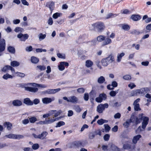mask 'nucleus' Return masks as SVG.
<instances>
[{"instance_id": "nucleus-1", "label": "nucleus", "mask_w": 151, "mask_h": 151, "mask_svg": "<svg viewBox=\"0 0 151 151\" xmlns=\"http://www.w3.org/2000/svg\"><path fill=\"white\" fill-rule=\"evenodd\" d=\"M90 26L92 27L93 29H96L98 32H102L105 28L104 24L101 22L93 23Z\"/></svg>"}, {"instance_id": "nucleus-2", "label": "nucleus", "mask_w": 151, "mask_h": 151, "mask_svg": "<svg viewBox=\"0 0 151 151\" xmlns=\"http://www.w3.org/2000/svg\"><path fill=\"white\" fill-rule=\"evenodd\" d=\"M4 137L9 139H19L23 138L24 136L20 134L17 135L13 134H9L6 135Z\"/></svg>"}, {"instance_id": "nucleus-3", "label": "nucleus", "mask_w": 151, "mask_h": 151, "mask_svg": "<svg viewBox=\"0 0 151 151\" xmlns=\"http://www.w3.org/2000/svg\"><path fill=\"white\" fill-rule=\"evenodd\" d=\"M109 106L108 104L105 103L104 104H101L97 107V111L99 113H101L104 110L105 108H107Z\"/></svg>"}, {"instance_id": "nucleus-4", "label": "nucleus", "mask_w": 151, "mask_h": 151, "mask_svg": "<svg viewBox=\"0 0 151 151\" xmlns=\"http://www.w3.org/2000/svg\"><path fill=\"white\" fill-rule=\"evenodd\" d=\"M63 99L64 100L67 101L68 102L73 103H76L78 101L77 98L75 96H71L68 98L66 97H64Z\"/></svg>"}, {"instance_id": "nucleus-5", "label": "nucleus", "mask_w": 151, "mask_h": 151, "mask_svg": "<svg viewBox=\"0 0 151 151\" xmlns=\"http://www.w3.org/2000/svg\"><path fill=\"white\" fill-rule=\"evenodd\" d=\"M60 118V117L57 118H54L53 116L52 117H49L48 119H45L46 124H52Z\"/></svg>"}, {"instance_id": "nucleus-6", "label": "nucleus", "mask_w": 151, "mask_h": 151, "mask_svg": "<svg viewBox=\"0 0 151 151\" xmlns=\"http://www.w3.org/2000/svg\"><path fill=\"white\" fill-rule=\"evenodd\" d=\"M68 65L69 64L68 63L61 62H60V64L58 66V68L59 70L63 71L65 69V66L68 67Z\"/></svg>"}, {"instance_id": "nucleus-7", "label": "nucleus", "mask_w": 151, "mask_h": 151, "mask_svg": "<svg viewBox=\"0 0 151 151\" xmlns=\"http://www.w3.org/2000/svg\"><path fill=\"white\" fill-rule=\"evenodd\" d=\"M5 41L2 39L0 40V53L4 51L5 48Z\"/></svg>"}, {"instance_id": "nucleus-8", "label": "nucleus", "mask_w": 151, "mask_h": 151, "mask_svg": "<svg viewBox=\"0 0 151 151\" xmlns=\"http://www.w3.org/2000/svg\"><path fill=\"white\" fill-rule=\"evenodd\" d=\"M108 150L109 151H120L119 149L112 143H109V144Z\"/></svg>"}, {"instance_id": "nucleus-9", "label": "nucleus", "mask_w": 151, "mask_h": 151, "mask_svg": "<svg viewBox=\"0 0 151 151\" xmlns=\"http://www.w3.org/2000/svg\"><path fill=\"white\" fill-rule=\"evenodd\" d=\"M29 36L27 34L23 35L21 33L18 35H17V37L20 39L22 41H25L28 38Z\"/></svg>"}, {"instance_id": "nucleus-10", "label": "nucleus", "mask_w": 151, "mask_h": 151, "mask_svg": "<svg viewBox=\"0 0 151 151\" xmlns=\"http://www.w3.org/2000/svg\"><path fill=\"white\" fill-rule=\"evenodd\" d=\"M55 3L53 1H49L46 2V6L48 7L50 10L52 11L53 10L54 8Z\"/></svg>"}, {"instance_id": "nucleus-11", "label": "nucleus", "mask_w": 151, "mask_h": 151, "mask_svg": "<svg viewBox=\"0 0 151 151\" xmlns=\"http://www.w3.org/2000/svg\"><path fill=\"white\" fill-rule=\"evenodd\" d=\"M123 147L124 149H132L135 148L134 145L132 144H124L123 145Z\"/></svg>"}, {"instance_id": "nucleus-12", "label": "nucleus", "mask_w": 151, "mask_h": 151, "mask_svg": "<svg viewBox=\"0 0 151 151\" xmlns=\"http://www.w3.org/2000/svg\"><path fill=\"white\" fill-rule=\"evenodd\" d=\"M102 45L104 46L110 44L112 42L111 40L110 39L109 37L105 38V40H104Z\"/></svg>"}, {"instance_id": "nucleus-13", "label": "nucleus", "mask_w": 151, "mask_h": 151, "mask_svg": "<svg viewBox=\"0 0 151 151\" xmlns=\"http://www.w3.org/2000/svg\"><path fill=\"white\" fill-rule=\"evenodd\" d=\"M31 86H29L27 91L30 92L35 93L38 91V88L35 87H31Z\"/></svg>"}, {"instance_id": "nucleus-14", "label": "nucleus", "mask_w": 151, "mask_h": 151, "mask_svg": "<svg viewBox=\"0 0 151 151\" xmlns=\"http://www.w3.org/2000/svg\"><path fill=\"white\" fill-rule=\"evenodd\" d=\"M143 113H142L141 114H139V117H141V118L142 119L143 121V122H145L148 123L149 119V118L146 116H143Z\"/></svg>"}, {"instance_id": "nucleus-15", "label": "nucleus", "mask_w": 151, "mask_h": 151, "mask_svg": "<svg viewBox=\"0 0 151 151\" xmlns=\"http://www.w3.org/2000/svg\"><path fill=\"white\" fill-rule=\"evenodd\" d=\"M4 127H6L8 130H11L12 127V124L9 122H5L4 124Z\"/></svg>"}, {"instance_id": "nucleus-16", "label": "nucleus", "mask_w": 151, "mask_h": 151, "mask_svg": "<svg viewBox=\"0 0 151 151\" xmlns=\"http://www.w3.org/2000/svg\"><path fill=\"white\" fill-rule=\"evenodd\" d=\"M12 104L15 106H19L22 105V102L19 100H15L13 101Z\"/></svg>"}, {"instance_id": "nucleus-17", "label": "nucleus", "mask_w": 151, "mask_h": 151, "mask_svg": "<svg viewBox=\"0 0 151 151\" xmlns=\"http://www.w3.org/2000/svg\"><path fill=\"white\" fill-rule=\"evenodd\" d=\"M101 63L102 65L104 66H107L109 63H111L107 58L102 59L101 60Z\"/></svg>"}, {"instance_id": "nucleus-18", "label": "nucleus", "mask_w": 151, "mask_h": 151, "mask_svg": "<svg viewBox=\"0 0 151 151\" xmlns=\"http://www.w3.org/2000/svg\"><path fill=\"white\" fill-rule=\"evenodd\" d=\"M48 133L46 132H43L41 134L38 135L39 139H46V136L47 135Z\"/></svg>"}, {"instance_id": "nucleus-19", "label": "nucleus", "mask_w": 151, "mask_h": 151, "mask_svg": "<svg viewBox=\"0 0 151 151\" xmlns=\"http://www.w3.org/2000/svg\"><path fill=\"white\" fill-rule=\"evenodd\" d=\"M42 100L43 103L47 104L51 102L53 100V99L52 100L50 98L45 97L42 99Z\"/></svg>"}, {"instance_id": "nucleus-20", "label": "nucleus", "mask_w": 151, "mask_h": 151, "mask_svg": "<svg viewBox=\"0 0 151 151\" xmlns=\"http://www.w3.org/2000/svg\"><path fill=\"white\" fill-rule=\"evenodd\" d=\"M32 83H22L21 85V87L22 88H24L25 90L27 91L29 86H32Z\"/></svg>"}, {"instance_id": "nucleus-21", "label": "nucleus", "mask_w": 151, "mask_h": 151, "mask_svg": "<svg viewBox=\"0 0 151 151\" xmlns=\"http://www.w3.org/2000/svg\"><path fill=\"white\" fill-rule=\"evenodd\" d=\"M24 103L28 105H32L33 104V102L31 101L29 98L24 99Z\"/></svg>"}, {"instance_id": "nucleus-22", "label": "nucleus", "mask_w": 151, "mask_h": 151, "mask_svg": "<svg viewBox=\"0 0 151 151\" xmlns=\"http://www.w3.org/2000/svg\"><path fill=\"white\" fill-rule=\"evenodd\" d=\"M131 18L134 21H137L140 19L141 17L138 15H132L131 16Z\"/></svg>"}, {"instance_id": "nucleus-23", "label": "nucleus", "mask_w": 151, "mask_h": 151, "mask_svg": "<svg viewBox=\"0 0 151 151\" xmlns=\"http://www.w3.org/2000/svg\"><path fill=\"white\" fill-rule=\"evenodd\" d=\"M125 55L124 52H122L121 53H118L117 55V59L116 61L118 62L121 61L122 58Z\"/></svg>"}, {"instance_id": "nucleus-24", "label": "nucleus", "mask_w": 151, "mask_h": 151, "mask_svg": "<svg viewBox=\"0 0 151 151\" xmlns=\"http://www.w3.org/2000/svg\"><path fill=\"white\" fill-rule=\"evenodd\" d=\"M141 137V136L139 134L134 136L132 140L133 143L135 144H136L139 138Z\"/></svg>"}, {"instance_id": "nucleus-25", "label": "nucleus", "mask_w": 151, "mask_h": 151, "mask_svg": "<svg viewBox=\"0 0 151 151\" xmlns=\"http://www.w3.org/2000/svg\"><path fill=\"white\" fill-rule=\"evenodd\" d=\"M107 58L110 63L114 62L115 60L114 55L112 54L109 55Z\"/></svg>"}, {"instance_id": "nucleus-26", "label": "nucleus", "mask_w": 151, "mask_h": 151, "mask_svg": "<svg viewBox=\"0 0 151 151\" xmlns=\"http://www.w3.org/2000/svg\"><path fill=\"white\" fill-rule=\"evenodd\" d=\"M93 65V62L90 60H87L86 62V66L87 67H91Z\"/></svg>"}, {"instance_id": "nucleus-27", "label": "nucleus", "mask_w": 151, "mask_h": 151, "mask_svg": "<svg viewBox=\"0 0 151 151\" xmlns=\"http://www.w3.org/2000/svg\"><path fill=\"white\" fill-rule=\"evenodd\" d=\"M31 61L32 63L36 64L38 62L39 59L35 57L32 56L31 58Z\"/></svg>"}, {"instance_id": "nucleus-28", "label": "nucleus", "mask_w": 151, "mask_h": 151, "mask_svg": "<svg viewBox=\"0 0 151 151\" xmlns=\"http://www.w3.org/2000/svg\"><path fill=\"white\" fill-rule=\"evenodd\" d=\"M7 50L9 52L12 54H14L15 52V48L13 47L9 46L7 48Z\"/></svg>"}, {"instance_id": "nucleus-29", "label": "nucleus", "mask_w": 151, "mask_h": 151, "mask_svg": "<svg viewBox=\"0 0 151 151\" xmlns=\"http://www.w3.org/2000/svg\"><path fill=\"white\" fill-rule=\"evenodd\" d=\"M118 14H114L112 13H110L108 14L106 17L105 18L106 19H108L110 18L114 17L115 16H117Z\"/></svg>"}, {"instance_id": "nucleus-30", "label": "nucleus", "mask_w": 151, "mask_h": 151, "mask_svg": "<svg viewBox=\"0 0 151 151\" xmlns=\"http://www.w3.org/2000/svg\"><path fill=\"white\" fill-rule=\"evenodd\" d=\"M106 38V37L103 35H100L98 36L97 38V41L101 42L104 41Z\"/></svg>"}, {"instance_id": "nucleus-31", "label": "nucleus", "mask_w": 151, "mask_h": 151, "mask_svg": "<svg viewBox=\"0 0 151 151\" xmlns=\"http://www.w3.org/2000/svg\"><path fill=\"white\" fill-rule=\"evenodd\" d=\"M108 122V121L107 120L101 119H100L98 120L97 121V123L99 125H101L104 123L107 122Z\"/></svg>"}, {"instance_id": "nucleus-32", "label": "nucleus", "mask_w": 151, "mask_h": 151, "mask_svg": "<svg viewBox=\"0 0 151 151\" xmlns=\"http://www.w3.org/2000/svg\"><path fill=\"white\" fill-rule=\"evenodd\" d=\"M143 32H141L139 31H138L136 29H134L132 30L131 32V33L132 34H134L136 35H139L140 34H142L143 33Z\"/></svg>"}, {"instance_id": "nucleus-33", "label": "nucleus", "mask_w": 151, "mask_h": 151, "mask_svg": "<svg viewBox=\"0 0 151 151\" xmlns=\"http://www.w3.org/2000/svg\"><path fill=\"white\" fill-rule=\"evenodd\" d=\"M19 63L16 61H13L11 63V66L17 67L19 65Z\"/></svg>"}, {"instance_id": "nucleus-34", "label": "nucleus", "mask_w": 151, "mask_h": 151, "mask_svg": "<svg viewBox=\"0 0 151 151\" xmlns=\"http://www.w3.org/2000/svg\"><path fill=\"white\" fill-rule=\"evenodd\" d=\"M105 81V78L103 76H101L98 79V82L100 84L103 83Z\"/></svg>"}, {"instance_id": "nucleus-35", "label": "nucleus", "mask_w": 151, "mask_h": 151, "mask_svg": "<svg viewBox=\"0 0 151 151\" xmlns=\"http://www.w3.org/2000/svg\"><path fill=\"white\" fill-rule=\"evenodd\" d=\"M32 83V86H37L41 88H45L47 87L46 85H45L40 84L34 83Z\"/></svg>"}, {"instance_id": "nucleus-36", "label": "nucleus", "mask_w": 151, "mask_h": 151, "mask_svg": "<svg viewBox=\"0 0 151 151\" xmlns=\"http://www.w3.org/2000/svg\"><path fill=\"white\" fill-rule=\"evenodd\" d=\"M139 95L137 89L134 90L132 91L130 94L131 96H136Z\"/></svg>"}, {"instance_id": "nucleus-37", "label": "nucleus", "mask_w": 151, "mask_h": 151, "mask_svg": "<svg viewBox=\"0 0 151 151\" xmlns=\"http://www.w3.org/2000/svg\"><path fill=\"white\" fill-rule=\"evenodd\" d=\"M9 67H10V65H6L5 66L1 69L2 71L4 72H8V70H9L10 68Z\"/></svg>"}, {"instance_id": "nucleus-38", "label": "nucleus", "mask_w": 151, "mask_h": 151, "mask_svg": "<svg viewBox=\"0 0 151 151\" xmlns=\"http://www.w3.org/2000/svg\"><path fill=\"white\" fill-rule=\"evenodd\" d=\"M13 78V76H12L8 74L4 75L3 76V78L5 80H7L8 78Z\"/></svg>"}, {"instance_id": "nucleus-39", "label": "nucleus", "mask_w": 151, "mask_h": 151, "mask_svg": "<svg viewBox=\"0 0 151 151\" xmlns=\"http://www.w3.org/2000/svg\"><path fill=\"white\" fill-rule=\"evenodd\" d=\"M29 121L32 123H34L37 121V119L36 117L35 116H32L29 118Z\"/></svg>"}, {"instance_id": "nucleus-40", "label": "nucleus", "mask_w": 151, "mask_h": 151, "mask_svg": "<svg viewBox=\"0 0 151 151\" xmlns=\"http://www.w3.org/2000/svg\"><path fill=\"white\" fill-rule=\"evenodd\" d=\"M87 37L86 35L83 34L82 35H81L79 37V40H80V41H82L86 39Z\"/></svg>"}, {"instance_id": "nucleus-41", "label": "nucleus", "mask_w": 151, "mask_h": 151, "mask_svg": "<svg viewBox=\"0 0 151 151\" xmlns=\"http://www.w3.org/2000/svg\"><path fill=\"white\" fill-rule=\"evenodd\" d=\"M122 29L125 30H128L130 29V27L127 24H122Z\"/></svg>"}, {"instance_id": "nucleus-42", "label": "nucleus", "mask_w": 151, "mask_h": 151, "mask_svg": "<svg viewBox=\"0 0 151 151\" xmlns=\"http://www.w3.org/2000/svg\"><path fill=\"white\" fill-rule=\"evenodd\" d=\"M38 36L40 40L41 41L44 39L45 38L46 35L45 34H43L42 33H41L39 34Z\"/></svg>"}, {"instance_id": "nucleus-43", "label": "nucleus", "mask_w": 151, "mask_h": 151, "mask_svg": "<svg viewBox=\"0 0 151 151\" xmlns=\"http://www.w3.org/2000/svg\"><path fill=\"white\" fill-rule=\"evenodd\" d=\"M37 68L40 71L44 70L46 68V67L44 65H38L37 66Z\"/></svg>"}, {"instance_id": "nucleus-44", "label": "nucleus", "mask_w": 151, "mask_h": 151, "mask_svg": "<svg viewBox=\"0 0 151 151\" xmlns=\"http://www.w3.org/2000/svg\"><path fill=\"white\" fill-rule=\"evenodd\" d=\"M146 29L147 30H148L149 31H145V33H147L148 32H150V31L151 30V24H148L146 26Z\"/></svg>"}, {"instance_id": "nucleus-45", "label": "nucleus", "mask_w": 151, "mask_h": 151, "mask_svg": "<svg viewBox=\"0 0 151 151\" xmlns=\"http://www.w3.org/2000/svg\"><path fill=\"white\" fill-rule=\"evenodd\" d=\"M74 109L76 112L80 113L82 110L79 106L77 105L75 106Z\"/></svg>"}, {"instance_id": "nucleus-46", "label": "nucleus", "mask_w": 151, "mask_h": 151, "mask_svg": "<svg viewBox=\"0 0 151 151\" xmlns=\"http://www.w3.org/2000/svg\"><path fill=\"white\" fill-rule=\"evenodd\" d=\"M133 105L134 106V109L135 111H138L141 110L139 107V104H136Z\"/></svg>"}, {"instance_id": "nucleus-47", "label": "nucleus", "mask_w": 151, "mask_h": 151, "mask_svg": "<svg viewBox=\"0 0 151 151\" xmlns=\"http://www.w3.org/2000/svg\"><path fill=\"white\" fill-rule=\"evenodd\" d=\"M137 90L139 95L141 94L142 95H144L145 94L143 88H141L140 89H137Z\"/></svg>"}, {"instance_id": "nucleus-48", "label": "nucleus", "mask_w": 151, "mask_h": 151, "mask_svg": "<svg viewBox=\"0 0 151 151\" xmlns=\"http://www.w3.org/2000/svg\"><path fill=\"white\" fill-rule=\"evenodd\" d=\"M65 124V122L63 121H60L57 124L55 127H60L61 126H63Z\"/></svg>"}, {"instance_id": "nucleus-49", "label": "nucleus", "mask_w": 151, "mask_h": 151, "mask_svg": "<svg viewBox=\"0 0 151 151\" xmlns=\"http://www.w3.org/2000/svg\"><path fill=\"white\" fill-rule=\"evenodd\" d=\"M123 78L125 80H129L131 79V77L129 75H127L123 76Z\"/></svg>"}, {"instance_id": "nucleus-50", "label": "nucleus", "mask_w": 151, "mask_h": 151, "mask_svg": "<svg viewBox=\"0 0 151 151\" xmlns=\"http://www.w3.org/2000/svg\"><path fill=\"white\" fill-rule=\"evenodd\" d=\"M100 96V97H101V99H102V100H105L107 98V96L106 94L104 93H101L99 95Z\"/></svg>"}, {"instance_id": "nucleus-51", "label": "nucleus", "mask_w": 151, "mask_h": 151, "mask_svg": "<svg viewBox=\"0 0 151 151\" xmlns=\"http://www.w3.org/2000/svg\"><path fill=\"white\" fill-rule=\"evenodd\" d=\"M62 113V111L61 110H59L57 112L55 113V114L53 115V117L54 118L56 117L59 116L61 113Z\"/></svg>"}, {"instance_id": "nucleus-52", "label": "nucleus", "mask_w": 151, "mask_h": 151, "mask_svg": "<svg viewBox=\"0 0 151 151\" xmlns=\"http://www.w3.org/2000/svg\"><path fill=\"white\" fill-rule=\"evenodd\" d=\"M57 55L58 57L60 58L65 59V55L64 54H62L60 53H58Z\"/></svg>"}, {"instance_id": "nucleus-53", "label": "nucleus", "mask_w": 151, "mask_h": 151, "mask_svg": "<svg viewBox=\"0 0 151 151\" xmlns=\"http://www.w3.org/2000/svg\"><path fill=\"white\" fill-rule=\"evenodd\" d=\"M104 126L106 132H108L110 129V127L108 124H104Z\"/></svg>"}, {"instance_id": "nucleus-54", "label": "nucleus", "mask_w": 151, "mask_h": 151, "mask_svg": "<svg viewBox=\"0 0 151 151\" xmlns=\"http://www.w3.org/2000/svg\"><path fill=\"white\" fill-rule=\"evenodd\" d=\"M135 117L136 116L134 115H132L130 119L129 120L130 122L134 123L135 121Z\"/></svg>"}, {"instance_id": "nucleus-55", "label": "nucleus", "mask_w": 151, "mask_h": 151, "mask_svg": "<svg viewBox=\"0 0 151 151\" xmlns=\"http://www.w3.org/2000/svg\"><path fill=\"white\" fill-rule=\"evenodd\" d=\"M95 134L92 132L90 133L89 135V138L90 139L94 138L95 137Z\"/></svg>"}, {"instance_id": "nucleus-56", "label": "nucleus", "mask_w": 151, "mask_h": 151, "mask_svg": "<svg viewBox=\"0 0 151 151\" xmlns=\"http://www.w3.org/2000/svg\"><path fill=\"white\" fill-rule=\"evenodd\" d=\"M36 51L37 52H46L47 50L46 49H43L42 48H37L36 49Z\"/></svg>"}, {"instance_id": "nucleus-57", "label": "nucleus", "mask_w": 151, "mask_h": 151, "mask_svg": "<svg viewBox=\"0 0 151 151\" xmlns=\"http://www.w3.org/2000/svg\"><path fill=\"white\" fill-rule=\"evenodd\" d=\"M77 91L79 93H82L84 92L85 89L82 88H79L77 89Z\"/></svg>"}, {"instance_id": "nucleus-58", "label": "nucleus", "mask_w": 151, "mask_h": 151, "mask_svg": "<svg viewBox=\"0 0 151 151\" xmlns=\"http://www.w3.org/2000/svg\"><path fill=\"white\" fill-rule=\"evenodd\" d=\"M139 118H138L136 116V117L135 118V124H138L139 123H140V121L142 120V119L141 118V117H139Z\"/></svg>"}, {"instance_id": "nucleus-59", "label": "nucleus", "mask_w": 151, "mask_h": 151, "mask_svg": "<svg viewBox=\"0 0 151 151\" xmlns=\"http://www.w3.org/2000/svg\"><path fill=\"white\" fill-rule=\"evenodd\" d=\"M39 147V146L38 144H35L32 146V148L33 149L35 150L38 149Z\"/></svg>"}, {"instance_id": "nucleus-60", "label": "nucleus", "mask_w": 151, "mask_h": 151, "mask_svg": "<svg viewBox=\"0 0 151 151\" xmlns=\"http://www.w3.org/2000/svg\"><path fill=\"white\" fill-rule=\"evenodd\" d=\"M95 101L96 102L98 103H101V102L103 100L101 98V97H100V96L99 95V97H97L95 99Z\"/></svg>"}, {"instance_id": "nucleus-61", "label": "nucleus", "mask_w": 151, "mask_h": 151, "mask_svg": "<svg viewBox=\"0 0 151 151\" xmlns=\"http://www.w3.org/2000/svg\"><path fill=\"white\" fill-rule=\"evenodd\" d=\"M16 73L17 74V76L21 77H24L25 76L24 73H22L17 72Z\"/></svg>"}, {"instance_id": "nucleus-62", "label": "nucleus", "mask_w": 151, "mask_h": 151, "mask_svg": "<svg viewBox=\"0 0 151 151\" xmlns=\"http://www.w3.org/2000/svg\"><path fill=\"white\" fill-rule=\"evenodd\" d=\"M60 16V14L58 13L57 12L54 14L53 15L52 17L56 19L58 17H59Z\"/></svg>"}, {"instance_id": "nucleus-63", "label": "nucleus", "mask_w": 151, "mask_h": 151, "mask_svg": "<svg viewBox=\"0 0 151 151\" xmlns=\"http://www.w3.org/2000/svg\"><path fill=\"white\" fill-rule=\"evenodd\" d=\"M74 145L76 147H78L81 145V143L80 141H76L74 142Z\"/></svg>"}, {"instance_id": "nucleus-64", "label": "nucleus", "mask_w": 151, "mask_h": 151, "mask_svg": "<svg viewBox=\"0 0 151 151\" xmlns=\"http://www.w3.org/2000/svg\"><path fill=\"white\" fill-rule=\"evenodd\" d=\"M128 86L131 89H132L136 87V85L133 83H130L128 85Z\"/></svg>"}]
</instances>
